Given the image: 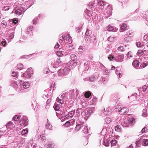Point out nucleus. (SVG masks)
Wrapping results in <instances>:
<instances>
[{
  "label": "nucleus",
  "mask_w": 148,
  "mask_h": 148,
  "mask_svg": "<svg viewBox=\"0 0 148 148\" xmlns=\"http://www.w3.org/2000/svg\"><path fill=\"white\" fill-rule=\"evenodd\" d=\"M29 84L28 82H25L21 84L20 86L19 91L21 92H25L27 91L26 89L29 88Z\"/></svg>",
  "instance_id": "1"
},
{
  "label": "nucleus",
  "mask_w": 148,
  "mask_h": 148,
  "mask_svg": "<svg viewBox=\"0 0 148 148\" xmlns=\"http://www.w3.org/2000/svg\"><path fill=\"white\" fill-rule=\"evenodd\" d=\"M33 74V71L31 68L27 69L26 72L23 73L22 76L25 78H28L31 77Z\"/></svg>",
  "instance_id": "2"
},
{
  "label": "nucleus",
  "mask_w": 148,
  "mask_h": 148,
  "mask_svg": "<svg viewBox=\"0 0 148 148\" xmlns=\"http://www.w3.org/2000/svg\"><path fill=\"white\" fill-rule=\"evenodd\" d=\"M95 107L90 108L86 109L84 111L85 113L84 114V117L87 118L89 117L91 114L93 112L95 111Z\"/></svg>",
  "instance_id": "3"
},
{
  "label": "nucleus",
  "mask_w": 148,
  "mask_h": 148,
  "mask_svg": "<svg viewBox=\"0 0 148 148\" xmlns=\"http://www.w3.org/2000/svg\"><path fill=\"white\" fill-rule=\"evenodd\" d=\"M10 85L11 86L14 88L16 90L19 91V87L21 85V83L20 81H18L17 82L12 81L11 82Z\"/></svg>",
  "instance_id": "4"
},
{
  "label": "nucleus",
  "mask_w": 148,
  "mask_h": 148,
  "mask_svg": "<svg viewBox=\"0 0 148 148\" xmlns=\"http://www.w3.org/2000/svg\"><path fill=\"white\" fill-rule=\"evenodd\" d=\"M69 69L65 67L64 69H60L58 72V74L60 76L65 75L68 73L69 71Z\"/></svg>",
  "instance_id": "5"
},
{
  "label": "nucleus",
  "mask_w": 148,
  "mask_h": 148,
  "mask_svg": "<svg viewBox=\"0 0 148 148\" xmlns=\"http://www.w3.org/2000/svg\"><path fill=\"white\" fill-rule=\"evenodd\" d=\"M23 5H21V8H20L16 9L15 10L14 13L18 16L21 15L22 13V11L27 10V8L23 7Z\"/></svg>",
  "instance_id": "6"
},
{
  "label": "nucleus",
  "mask_w": 148,
  "mask_h": 148,
  "mask_svg": "<svg viewBox=\"0 0 148 148\" xmlns=\"http://www.w3.org/2000/svg\"><path fill=\"white\" fill-rule=\"evenodd\" d=\"M28 122V118L25 116H23L20 121V124L21 125L26 126Z\"/></svg>",
  "instance_id": "7"
},
{
  "label": "nucleus",
  "mask_w": 148,
  "mask_h": 148,
  "mask_svg": "<svg viewBox=\"0 0 148 148\" xmlns=\"http://www.w3.org/2000/svg\"><path fill=\"white\" fill-rule=\"evenodd\" d=\"M120 110H118L117 108H116V111H117L118 110L119 113L121 115H124L128 112V110L126 108L124 107L122 108H120Z\"/></svg>",
  "instance_id": "8"
},
{
  "label": "nucleus",
  "mask_w": 148,
  "mask_h": 148,
  "mask_svg": "<svg viewBox=\"0 0 148 148\" xmlns=\"http://www.w3.org/2000/svg\"><path fill=\"white\" fill-rule=\"evenodd\" d=\"M85 39L86 41L90 42L91 41L95 44L97 42L96 37L95 36H92L91 38L90 37V38H85Z\"/></svg>",
  "instance_id": "9"
},
{
  "label": "nucleus",
  "mask_w": 148,
  "mask_h": 148,
  "mask_svg": "<svg viewBox=\"0 0 148 148\" xmlns=\"http://www.w3.org/2000/svg\"><path fill=\"white\" fill-rule=\"evenodd\" d=\"M76 114L77 116H84L85 112L83 111L82 110L81 108H78L76 111Z\"/></svg>",
  "instance_id": "10"
},
{
  "label": "nucleus",
  "mask_w": 148,
  "mask_h": 148,
  "mask_svg": "<svg viewBox=\"0 0 148 148\" xmlns=\"http://www.w3.org/2000/svg\"><path fill=\"white\" fill-rule=\"evenodd\" d=\"M106 12H107L108 17L111 16L112 13V7L111 5H108L107 8Z\"/></svg>",
  "instance_id": "11"
},
{
  "label": "nucleus",
  "mask_w": 148,
  "mask_h": 148,
  "mask_svg": "<svg viewBox=\"0 0 148 148\" xmlns=\"http://www.w3.org/2000/svg\"><path fill=\"white\" fill-rule=\"evenodd\" d=\"M7 44L6 40L4 39H0V45L1 47H0V50L1 49V48L3 47H6Z\"/></svg>",
  "instance_id": "12"
},
{
  "label": "nucleus",
  "mask_w": 148,
  "mask_h": 148,
  "mask_svg": "<svg viewBox=\"0 0 148 148\" xmlns=\"http://www.w3.org/2000/svg\"><path fill=\"white\" fill-rule=\"evenodd\" d=\"M123 55L117 54L116 55V60L118 62H122L123 61Z\"/></svg>",
  "instance_id": "13"
},
{
  "label": "nucleus",
  "mask_w": 148,
  "mask_h": 148,
  "mask_svg": "<svg viewBox=\"0 0 148 148\" xmlns=\"http://www.w3.org/2000/svg\"><path fill=\"white\" fill-rule=\"evenodd\" d=\"M79 61L76 60V59L75 61H73V62L70 61L69 63V66L71 68H73L74 67L75 65H76L78 63V64H79Z\"/></svg>",
  "instance_id": "14"
},
{
  "label": "nucleus",
  "mask_w": 148,
  "mask_h": 148,
  "mask_svg": "<svg viewBox=\"0 0 148 148\" xmlns=\"http://www.w3.org/2000/svg\"><path fill=\"white\" fill-rule=\"evenodd\" d=\"M83 128V130H82V132L83 133H84L85 134H87L88 133H89V131H90V127L88 128V126L84 125L83 126V127L82 128Z\"/></svg>",
  "instance_id": "15"
},
{
  "label": "nucleus",
  "mask_w": 148,
  "mask_h": 148,
  "mask_svg": "<svg viewBox=\"0 0 148 148\" xmlns=\"http://www.w3.org/2000/svg\"><path fill=\"white\" fill-rule=\"evenodd\" d=\"M8 129H12L14 127V125L11 121L9 122L5 125Z\"/></svg>",
  "instance_id": "16"
},
{
  "label": "nucleus",
  "mask_w": 148,
  "mask_h": 148,
  "mask_svg": "<svg viewBox=\"0 0 148 148\" xmlns=\"http://www.w3.org/2000/svg\"><path fill=\"white\" fill-rule=\"evenodd\" d=\"M107 29L108 31L113 32H116L118 30L117 28L114 27L111 25L108 26L107 27Z\"/></svg>",
  "instance_id": "17"
},
{
  "label": "nucleus",
  "mask_w": 148,
  "mask_h": 148,
  "mask_svg": "<svg viewBox=\"0 0 148 148\" xmlns=\"http://www.w3.org/2000/svg\"><path fill=\"white\" fill-rule=\"evenodd\" d=\"M139 62L138 60L134 61L132 62V65L136 69H138L139 68Z\"/></svg>",
  "instance_id": "18"
},
{
  "label": "nucleus",
  "mask_w": 148,
  "mask_h": 148,
  "mask_svg": "<svg viewBox=\"0 0 148 148\" xmlns=\"http://www.w3.org/2000/svg\"><path fill=\"white\" fill-rule=\"evenodd\" d=\"M143 136H142V145L144 146H147L148 145V139H143Z\"/></svg>",
  "instance_id": "19"
},
{
  "label": "nucleus",
  "mask_w": 148,
  "mask_h": 148,
  "mask_svg": "<svg viewBox=\"0 0 148 148\" xmlns=\"http://www.w3.org/2000/svg\"><path fill=\"white\" fill-rule=\"evenodd\" d=\"M54 145L52 142H48L47 145H46L44 146V148H50L54 147Z\"/></svg>",
  "instance_id": "20"
},
{
  "label": "nucleus",
  "mask_w": 148,
  "mask_h": 148,
  "mask_svg": "<svg viewBox=\"0 0 148 148\" xmlns=\"http://www.w3.org/2000/svg\"><path fill=\"white\" fill-rule=\"evenodd\" d=\"M64 40L65 41H68L69 42V43L70 44L72 42V38L69 34H67L66 37L64 36Z\"/></svg>",
  "instance_id": "21"
},
{
  "label": "nucleus",
  "mask_w": 148,
  "mask_h": 148,
  "mask_svg": "<svg viewBox=\"0 0 148 148\" xmlns=\"http://www.w3.org/2000/svg\"><path fill=\"white\" fill-rule=\"evenodd\" d=\"M91 34V31L90 30L88 29H87L86 31L85 34V38H89Z\"/></svg>",
  "instance_id": "22"
},
{
  "label": "nucleus",
  "mask_w": 148,
  "mask_h": 148,
  "mask_svg": "<svg viewBox=\"0 0 148 148\" xmlns=\"http://www.w3.org/2000/svg\"><path fill=\"white\" fill-rule=\"evenodd\" d=\"M127 27V25L125 24H122L120 29V31L121 32H123L126 29Z\"/></svg>",
  "instance_id": "23"
},
{
  "label": "nucleus",
  "mask_w": 148,
  "mask_h": 148,
  "mask_svg": "<svg viewBox=\"0 0 148 148\" xmlns=\"http://www.w3.org/2000/svg\"><path fill=\"white\" fill-rule=\"evenodd\" d=\"M8 129V128L6 127V125H5L2 128L0 129V132H2V135L3 134H5L6 132V129Z\"/></svg>",
  "instance_id": "24"
},
{
  "label": "nucleus",
  "mask_w": 148,
  "mask_h": 148,
  "mask_svg": "<svg viewBox=\"0 0 148 148\" xmlns=\"http://www.w3.org/2000/svg\"><path fill=\"white\" fill-rule=\"evenodd\" d=\"M75 113V111L73 110L69 112L68 114L66 115V117L68 118L69 117L72 118L73 116Z\"/></svg>",
  "instance_id": "25"
},
{
  "label": "nucleus",
  "mask_w": 148,
  "mask_h": 148,
  "mask_svg": "<svg viewBox=\"0 0 148 148\" xmlns=\"http://www.w3.org/2000/svg\"><path fill=\"white\" fill-rule=\"evenodd\" d=\"M60 105H59L56 103H55L53 106V108L55 111H59L60 107Z\"/></svg>",
  "instance_id": "26"
},
{
  "label": "nucleus",
  "mask_w": 148,
  "mask_h": 148,
  "mask_svg": "<svg viewBox=\"0 0 148 148\" xmlns=\"http://www.w3.org/2000/svg\"><path fill=\"white\" fill-rule=\"evenodd\" d=\"M88 9L87 10V11L90 12V10H92L93 9V3H90L88 4Z\"/></svg>",
  "instance_id": "27"
},
{
  "label": "nucleus",
  "mask_w": 148,
  "mask_h": 148,
  "mask_svg": "<svg viewBox=\"0 0 148 148\" xmlns=\"http://www.w3.org/2000/svg\"><path fill=\"white\" fill-rule=\"evenodd\" d=\"M85 97L86 98H89L91 95V93L90 91L84 92Z\"/></svg>",
  "instance_id": "28"
},
{
  "label": "nucleus",
  "mask_w": 148,
  "mask_h": 148,
  "mask_svg": "<svg viewBox=\"0 0 148 148\" xmlns=\"http://www.w3.org/2000/svg\"><path fill=\"white\" fill-rule=\"evenodd\" d=\"M83 127V125H82L77 124L75 128V129L77 131H78L81 127L82 128Z\"/></svg>",
  "instance_id": "29"
},
{
  "label": "nucleus",
  "mask_w": 148,
  "mask_h": 148,
  "mask_svg": "<svg viewBox=\"0 0 148 148\" xmlns=\"http://www.w3.org/2000/svg\"><path fill=\"white\" fill-rule=\"evenodd\" d=\"M127 35L130 37H131L134 35V33L132 30H129L127 32Z\"/></svg>",
  "instance_id": "30"
},
{
  "label": "nucleus",
  "mask_w": 148,
  "mask_h": 148,
  "mask_svg": "<svg viewBox=\"0 0 148 148\" xmlns=\"http://www.w3.org/2000/svg\"><path fill=\"white\" fill-rule=\"evenodd\" d=\"M70 57L72 61H75V60L77 59L76 56L74 54H71L70 55Z\"/></svg>",
  "instance_id": "31"
},
{
  "label": "nucleus",
  "mask_w": 148,
  "mask_h": 148,
  "mask_svg": "<svg viewBox=\"0 0 148 148\" xmlns=\"http://www.w3.org/2000/svg\"><path fill=\"white\" fill-rule=\"evenodd\" d=\"M121 126L120 125H117L115 127V130L117 132H120L121 130Z\"/></svg>",
  "instance_id": "32"
},
{
  "label": "nucleus",
  "mask_w": 148,
  "mask_h": 148,
  "mask_svg": "<svg viewBox=\"0 0 148 148\" xmlns=\"http://www.w3.org/2000/svg\"><path fill=\"white\" fill-rule=\"evenodd\" d=\"M75 92V90H70L69 94L71 97H73L75 95L74 92Z\"/></svg>",
  "instance_id": "33"
},
{
  "label": "nucleus",
  "mask_w": 148,
  "mask_h": 148,
  "mask_svg": "<svg viewBox=\"0 0 148 148\" xmlns=\"http://www.w3.org/2000/svg\"><path fill=\"white\" fill-rule=\"evenodd\" d=\"M142 112V116L144 117H146L147 115V111L146 108L144 109Z\"/></svg>",
  "instance_id": "34"
},
{
  "label": "nucleus",
  "mask_w": 148,
  "mask_h": 148,
  "mask_svg": "<svg viewBox=\"0 0 148 148\" xmlns=\"http://www.w3.org/2000/svg\"><path fill=\"white\" fill-rule=\"evenodd\" d=\"M9 21L11 22L12 23H13L14 24H16L18 22V20L16 18H14L13 19H10Z\"/></svg>",
  "instance_id": "35"
},
{
  "label": "nucleus",
  "mask_w": 148,
  "mask_h": 148,
  "mask_svg": "<svg viewBox=\"0 0 148 148\" xmlns=\"http://www.w3.org/2000/svg\"><path fill=\"white\" fill-rule=\"evenodd\" d=\"M109 141L107 140H103V145L106 147L109 146Z\"/></svg>",
  "instance_id": "36"
},
{
  "label": "nucleus",
  "mask_w": 148,
  "mask_h": 148,
  "mask_svg": "<svg viewBox=\"0 0 148 148\" xmlns=\"http://www.w3.org/2000/svg\"><path fill=\"white\" fill-rule=\"evenodd\" d=\"M105 121L107 124H109L111 121V120L110 118L108 117H106L104 119Z\"/></svg>",
  "instance_id": "37"
},
{
  "label": "nucleus",
  "mask_w": 148,
  "mask_h": 148,
  "mask_svg": "<svg viewBox=\"0 0 148 148\" xmlns=\"http://www.w3.org/2000/svg\"><path fill=\"white\" fill-rule=\"evenodd\" d=\"M111 146H115L117 143V141L115 140H112L110 141Z\"/></svg>",
  "instance_id": "38"
},
{
  "label": "nucleus",
  "mask_w": 148,
  "mask_h": 148,
  "mask_svg": "<svg viewBox=\"0 0 148 148\" xmlns=\"http://www.w3.org/2000/svg\"><path fill=\"white\" fill-rule=\"evenodd\" d=\"M46 127L47 129L50 130L52 128V126L47 121L46 125Z\"/></svg>",
  "instance_id": "39"
},
{
  "label": "nucleus",
  "mask_w": 148,
  "mask_h": 148,
  "mask_svg": "<svg viewBox=\"0 0 148 148\" xmlns=\"http://www.w3.org/2000/svg\"><path fill=\"white\" fill-rule=\"evenodd\" d=\"M56 101H58L60 103L62 104L64 103V101L63 99H59L58 97H57L56 99Z\"/></svg>",
  "instance_id": "40"
},
{
  "label": "nucleus",
  "mask_w": 148,
  "mask_h": 148,
  "mask_svg": "<svg viewBox=\"0 0 148 148\" xmlns=\"http://www.w3.org/2000/svg\"><path fill=\"white\" fill-rule=\"evenodd\" d=\"M89 78V81L90 82H93L96 79L95 77L94 76H90Z\"/></svg>",
  "instance_id": "41"
},
{
  "label": "nucleus",
  "mask_w": 148,
  "mask_h": 148,
  "mask_svg": "<svg viewBox=\"0 0 148 148\" xmlns=\"http://www.w3.org/2000/svg\"><path fill=\"white\" fill-rule=\"evenodd\" d=\"M23 65L21 63H20L17 65V68L20 70L23 69Z\"/></svg>",
  "instance_id": "42"
},
{
  "label": "nucleus",
  "mask_w": 148,
  "mask_h": 148,
  "mask_svg": "<svg viewBox=\"0 0 148 148\" xmlns=\"http://www.w3.org/2000/svg\"><path fill=\"white\" fill-rule=\"evenodd\" d=\"M41 16L40 14H39L38 17L34 18L33 20V23L34 24H36L37 23V21L38 20V18Z\"/></svg>",
  "instance_id": "43"
},
{
  "label": "nucleus",
  "mask_w": 148,
  "mask_h": 148,
  "mask_svg": "<svg viewBox=\"0 0 148 148\" xmlns=\"http://www.w3.org/2000/svg\"><path fill=\"white\" fill-rule=\"evenodd\" d=\"M135 121V119L134 118H129L128 120V122L130 123L133 124L134 123Z\"/></svg>",
  "instance_id": "44"
},
{
  "label": "nucleus",
  "mask_w": 148,
  "mask_h": 148,
  "mask_svg": "<svg viewBox=\"0 0 148 148\" xmlns=\"http://www.w3.org/2000/svg\"><path fill=\"white\" fill-rule=\"evenodd\" d=\"M33 29V27L32 26H31L28 27L27 31V34H29V33L28 32L29 31H32Z\"/></svg>",
  "instance_id": "45"
},
{
  "label": "nucleus",
  "mask_w": 148,
  "mask_h": 148,
  "mask_svg": "<svg viewBox=\"0 0 148 148\" xmlns=\"http://www.w3.org/2000/svg\"><path fill=\"white\" fill-rule=\"evenodd\" d=\"M33 54H34V53H32V54H30V55H26V56H21L20 58L21 59H22L23 58H27V59H28V58H29V57H31L32 55H33Z\"/></svg>",
  "instance_id": "46"
},
{
  "label": "nucleus",
  "mask_w": 148,
  "mask_h": 148,
  "mask_svg": "<svg viewBox=\"0 0 148 148\" xmlns=\"http://www.w3.org/2000/svg\"><path fill=\"white\" fill-rule=\"evenodd\" d=\"M108 109L107 108L106 110H105V109H104L103 110L102 112H103L104 115H108L109 114V112L108 110Z\"/></svg>",
  "instance_id": "47"
},
{
  "label": "nucleus",
  "mask_w": 148,
  "mask_h": 148,
  "mask_svg": "<svg viewBox=\"0 0 148 148\" xmlns=\"http://www.w3.org/2000/svg\"><path fill=\"white\" fill-rule=\"evenodd\" d=\"M115 39V38L113 37L112 36H110L108 38V40L110 42H112L114 41Z\"/></svg>",
  "instance_id": "48"
},
{
  "label": "nucleus",
  "mask_w": 148,
  "mask_h": 148,
  "mask_svg": "<svg viewBox=\"0 0 148 148\" xmlns=\"http://www.w3.org/2000/svg\"><path fill=\"white\" fill-rule=\"evenodd\" d=\"M78 49L79 50V51L81 52H82L85 50V47L83 46H80L79 47Z\"/></svg>",
  "instance_id": "49"
},
{
  "label": "nucleus",
  "mask_w": 148,
  "mask_h": 148,
  "mask_svg": "<svg viewBox=\"0 0 148 148\" xmlns=\"http://www.w3.org/2000/svg\"><path fill=\"white\" fill-rule=\"evenodd\" d=\"M10 7L9 6H4L2 8V10H8L10 9Z\"/></svg>",
  "instance_id": "50"
},
{
  "label": "nucleus",
  "mask_w": 148,
  "mask_h": 148,
  "mask_svg": "<svg viewBox=\"0 0 148 148\" xmlns=\"http://www.w3.org/2000/svg\"><path fill=\"white\" fill-rule=\"evenodd\" d=\"M20 118L19 116V115H15L13 117V119L14 121H17L19 120Z\"/></svg>",
  "instance_id": "51"
},
{
  "label": "nucleus",
  "mask_w": 148,
  "mask_h": 148,
  "mask_svg": "<svg viewBox=\"0 0 148 148\" xmlns=\"http://www.w3.org/2000/svg\"><path fill=\"white\" fill-rule=\"evenodd\" d=\"M127 58L130 59L133 57V56L131 54V52L130 51L128 52L127 54Z\"/></svg>",
  "instance_id": "52"
},
{
  "label": "nucleus",
  "mask_w": 148,
  "mask_h": 148,
  "mask_svg": "<svg viewBox=\"0 0 148 148\" xmlns=\"http://www.w3.org/2000/svg\"><path fill=\"white\" fill-rule=\"evenodd\" d=\"M64 51H57V55L58 56H61L62 55H63Z\"/></svg>",
  "instance_id": "53"
},
{
  "label": "nucleus",
  "mask_w": 148,
  "mask_h": 148,
  "mask_svg": "<svg viewBox=\"0 0 148 148\" xmlns=\"http://www.w3.org/2000/svg\"><path fill=\"white\" fill-rule=\"evenodd\" d=\"M1 24L2 26L5 27L7 25V22L5 21H3L1 23Z\"/></svg>",
  "instance_id": "54"
},
{
  "label": "nucleus",
  "mask_w": 148,
  "mask_h": 148,
  "mask_svg": "<svg viewBox=\"0 0 148 148\" xmlns=\"http://www.w3.org/2000/svg\"><path fill=\"white\" fill-rule=\"evenodd\" d=\"M84 66L86 70H88L89 69V64L87 62L84 63Z\"/></svg>",
  "instance_id": "55"
},
{
  "label": "nucleus",
  "mask_w": 148,
  "mask_h": 148,
  "mask_svg": "<svg viewBox=\"0 0 148 148\" xmlns=\"http://www.w3.org/2000/svg\"><path fill=\"white\" fill-rule=\"evenodd\" d=\"M28 132V130L26 129H24L22 130L21 132V134L22 135L26 134Z\"/></svg>",
  "instance_id": "56"
},
{
  "label": "nucleus",
  "mask_w": 148,
  "mask_h": 148,
  "mask_svg": "<svg viewBox=\"0 0 148 148\" xmlns=\"http://www.w3.org/2000/svg\"><path fill=\"white\" fill-rule=\"evenodd\" d=\"M148 130L147 128L145 126L142 129L140 132L142 134H143Z\"/></svg>",
  "instance_id": "57"
},
{
  "label": "nucleus",
  "mask_w": 148,
  "mask_h": 148,
  "mask_svg": "<svg viewBox=\"0 0 148 148\" xmlns=\"http://www.w3.org/2000/svg\"><path fill=\"white\" fill-rule=\"evenodd\" d=\"M18 75V73L14 71H13L12 73V75L15 77H17Z\"/></svg>",
  "instance_id": "58"
},
{
  "label": "nucleus",
  "mask_w": 148,
  "mask_h": 148,
  "mask_svg": "<svg viewBox=\"0 0 148 148\" xmlns=\"http://www.w3.org/2000/svg\"><path fill=\"white\" fill-rule=\"evenodd\" d=\"M66 93H64L63 94L61 95V98L62 99H65L66 98Z\"/></svg>",
  "instance_id": "59"
},
{
  "label": "nucleus",
  "mask_w": 148,
  "mask_h": 148,
  "mask_svg": "<svg viewBox=\"0 0 148 148\" xmlns=\"http://www.w3.org/2000/svg\"><path fill=\"white\" fill-rule=\"evenodd\" d=\"M104 3L102 1H101L98 2V5L101 6H103L104 5Z\"/></svg>",
  "instance_id": "60"
},
{
  "label": "nucleus",
  "mask_w": 148,
  "mask_h": 148,
  "mask_svg": "<svg viewBox=\"0 0 148 148\" xmlns=\"http://www.w3.org/2000/svg\"><path fill=\"white\" fill-rule=\"evenodd\" d=\"M148 88V86H147L146 85H145L142 87V90L144 92H145L146 91V90Z\"/></svg>",
  "instance_id": "61"
},
{
  "label": "nucleus",
  "mask_w": 148,
  "mask_h": 148,
  "mask_svg": "<svg viewBox=\"0 0 148 148\" xmlns=\"http://www.w3.org/2000/svg\"><path fill=\"white\" fill-rule=\"evenodd\" d=\"M108 59L110 60H112L113 59H114V57L112 55H110L108 57Z\"/></svg>",
  "instance_id": "62"
},
{
  "label": "nucleus",
  "mask_w": 148,
  "mask_h": 148,
  "mask_svg": "<svg viewBox=\"0 0 148 148\" xmlns=\"http://www.w3.org/2000/svg\"><path fill=\"white\" fill-rule=\"evenodd\" d=\"M60 40L61 41H63L64 40V35L61 34L60 35Z\"/></svg>",
  "instance_id": "63"
},
{
  "label": "nucleus",
  "mask_w": 148,
  "mask_h": 148,
  "mask_svg": "<svg viewBox=\"0 0 148 148\" xmlns=\"http://www.w3.org/2000/svg\"><path fill=\"white\" fill-rule=\"evenodd\" d=\"M124 48L123 47V46H120L118 48V50L119 51H123L124 50Z\"/></svg>",
  "instance_id": "64"
}]
</instances>
